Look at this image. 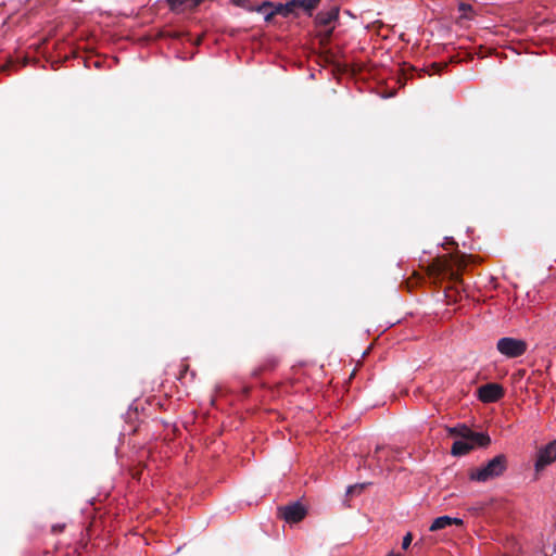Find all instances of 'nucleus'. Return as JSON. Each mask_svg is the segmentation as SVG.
I'll list each match as a JSON object with an SVG mask.
<instances>
[{"label": "nucleus", "instance_id": "6", "mask_svg": "<svg viewBox=\"0 0 556 556\" xmlns=\"http://www.w3.org/2000/svg\"><path fill=\"white\" fill-rule=\"evenodd\" d=\"M448 433L454 437H459L462 440H470L478 443L479 446L485 447L491 443L489 434L483 432H475L466 425L448 428Z\"/></svg>", "mask_w": 556, "mask_h": 556}, {"label": "nucleus", "instance_id": "10", "mask_svg": "<svg viewBox=\"0 0 556 556\" xmlns=\"http://www.w3.org/2000/svg\"><path fill=\"white\" fill-rule=\"evenodd\" d=\"M476 446H479L478 443L470 440H457L452 445V454L454 456H463L468 454L471 450H473Z\"/></svg>", "mask_w": 556, "mask_h": 556}, {"label": "nucleus", "instance_id": "7", "mask_svg": "<svg viewBox=\"0 0 556 556\" xmlns=\"http://www.w3.org/2000/svg\"><path fill=\"white\" fill-rule=\"evenodd\" d=\"M450 264L451 263L447 258H434L432 263L428 266L429 276L438 278L441 275H448L451 280L460 281L459 273L454 270Z\"/></svg>", "mask_w": 556, "mask_h": 556}, {"label": "nucleus", "instance_id": "20", "mask_svg": "<svg viewBox=\"0 0 556 556\" xmlns=\"http://www.w3.org/2000/svg\"><path fill=\"white\" fill-rule=\"evenodd\" d=\"M467 9H470V5H469V4L462 3V4L459 5V10H462V11H465V10H467Z\"/></svg>", "mask_w": 556, "mask_h": 556}, {"label": "nucleus", "instance_id": "14", "mask_svg": "<svg viewBox=\"0 0 556 556\" xmlns=\"http://www.w3.org/2000/svg\"><path fill=\"white\" fill-rule=\"evenodd\" d=\"M319 2L320 0H299L300 7L307 12H311L313 9H315Z\"/></svg>", "mask_w": 556, "mask_h": 556}, {"label": "nucleus", "instance_id": "15", "mask_svg": "<svg viewBox=\"0 0 556 556\" xmlns=\"http://www.w3.org/2000/svg\"><path fill=\"white\" fill-rule=\"evenodd\" d=\"M279 363V359L276 357V356H270L268 357L265 363L262 365V367L260 368V370H269V369H273L277 366V364Z\"/></svg>", "mask_w": 556, "mask_h": 556}, {"label": "nucleus", "instance_id": "2", "mask_svg": "<svg viewBox=\"0 0 556 556\" xmlns=\"http://www.w3.org/2000/svg\"><path fill=\"white\" fill-rule=\"evenodd\" d=\"M339 17V7H332L328 11H321L319 12L315 17V23L318 27L325 28L324 30H320L318 36L320 37V42L323 45L329 43L333 27H328L333 21H336Z\"/></svg>", "mask_w": 556, "mask_h": 556}, {"label": "nucleus", "instance_id": "18", "mask_svg": "<svg viewBox=\"0 0 556 556\" xmlns=\"http://www.w3.org/2000/svg\"><path fill=\"white\" fill-rule=\"evenodd\" d=\"M412 540H413V535L412 533H406V535L403 538V541H402V547L404 549L408 548V546L410 545L412 543Z\"/></svg>", "mask_w": 556, "mask_h": 556}, {"label": "nucleus", "instance_id": "12", "mask_svg": "<svg viewBox=\"0 0 556 556\" xmlns=\"http://www.w3.org/2000/svg\"><path fill=\"white\" fill-rule=\"evenodd\" d=\"M386 452V459H397L399 454L402 452L397 448H386L383 446H377L372 457L376 458L378 462L380 460V453Z\"/></svg>", "mask_w": 556, "mask_h": 556}, {"label": "nucleus", "instance_id": "9", "mask_svg": "<svg viewBox=\"0 0 556 556\" xmlns=\"http://www.w3.org/2000/svg\"><path fill=\"white\" fill-rule=\"evenodd\" d=\"M463 520L459 518H453L450 516H441L433 520L432 525L430 526V531H439L442 529H445L451 526H463Z\"/></svg>", "mask_w": 556, "mask_h": 556}, {"label": "nucleus", "instance_id": "16", "mask_svg": "<svg viewBox=\"0 0 556 556\" xmlns=\"http://www.w3.org/2000/svg\"><path fill=\"white\" fill-rule=\"evenodd\" d=\"M446 67H447L446 63H432L430 66L431 72H429L428 74L429 75L440 74Z\"/></svg>", "mask_w": 556, "mask_h": 556}, {"label": "nucleus", "instance_id": "3", "mask_svg": "<svg viewBox=\"0 0 556 556\" xmlns=\"http://www.w3.org/2000/svg\"><path fill=\"white\" fill-rule=\"evenodd\" d=\"M496 348L506 357L516 358L526 353L527 343L520 339L505 337L497 341Z\"/></svg>", "mask_w": 556, "mask_h": 556}, {"label": "nucleus", "instance_id": "22", "mask_svg": "<svg viewBox=\"0 0 556 556\" xmlns=\"http://www.w3.org/2000/svg\"><path fill=\"white\" fill-rule=\"evenodd\" d=\"M5 68H7V66H1L0 71H4Z\"/></svg>", "mask_w": 556, "mask_h": 556}, {"label": "nucleus", "instance_id": "23", "mask_svg": "<svg viewBox=\"0 0 556 556\" xmlns=\"http://www.w3.org/2000/svg\"><path fill=\"white\" fill-rule=\"evenodd\" d=\"M388 556H400V555L390 554V555H388Z\"/></svg>", "mask_w": 556, "mask_h": 556}, {"label": "nucleus", "instance_id": "1", "mask_svg": "<svg viewBox=\"0 0 556 556\" xmlns=\"http://www.w3.org/2000/svg\"><path fill=\"white\" fill-rule=\"evenodd\" d=\"M508 460L506 455L498 454L490 459L484 466L471 469L469 472L470 480L478 482H486L489 480L501 477L507 469Z\"/></svg>", "mask_w": 556, "mask_h": 556}, {"label": "nucleus", "instance_id": "19", "mask_svg": "<svg viewBox=\"0 0 556 556\" xmlns=\"http://www.w3.org/2000/svg\"><path fill=\"white\" fill-rule=\"evenodd\" d=\"M62 530H63V526H53L52 527V531L55 532V533L56 532H61Z\"/></svg>", "mask_w": 556, "mask_h": 556}, {"label": "nucleus", "instance_id": "17", "mask_svg": "<svg viewBox=\"0 0 556 556\" xmlns=\"http://www.w3.org/2000/svg\"><path fill=\"white\" fill-rule=\"evenodd\" d=\"M366 485V483L351 485L348 489V494L361 493Z\"/></svg>", "mask_w": 556, "mask_h": 556}, {"label": "nucleus", "instance_id": "5", "mask_svg": "<svg viewBox=\"0 0 556 556\" xmlns=\"http://www.w3.org/2000/svg\"><path fill=\"white\" fill-rule=\"evenodd\" d=\"M277 515L288 523H296L305 518L307 515V509L300 502H293L283 506H279L277 509Z\"/></svg>", "mask_w": 556, "mask_h": 556}, {"label": "nucleus", "instance_id": "11", "mask_svg": "<svg viewBox=\"0 0 556 556\" xmlns=\"http://www.w3.org/2000/svg\"><path fill=\"white\" fill-rule=\"evenodd\" d=\"M299 8H301L299 4V0H290L286 4L276 5V12H277V14H280V15L287 17L290 14L294 13L295 10Z\"/></svg>", "mask_w": 556, "mask_h": 556}, {"label": "nucleus", "instance_id": "8", "mask_svg": "<svg viewBox=\"0 0 556 556\" xmlns=\"http://www.w3.org/2000/svg\"><path fill=\"white\" fill-rule=\"evenodd\" d=\"M478 399L483 403H494L504 396V389L498 383H486L478 388Z\"/></svg>", "mask_w": 556, "mask_h": 556}, {"label": "nucleus", "instance_id": "13", "mask_svg": "<svg viewBox=\"0 0 556 556\" xmlns=\"http://www.w3.org/2000/svg\"><path fill=\"white\" fill-rule=\"evenodd\" d=\"M257 11L264 15L266 22L271 21V18L277 14L276 7L273 5L271 2L265 1L258 8Z\"/></svg>", "mask_w": 556, "mask_h": 556}, {"label": "nucleus", "instance_id": "4", "mask_svg": "<svg viewBox=\"0 0 556 556\" xmlns=\"http://www.w3.org/2000/svg\"><path fill=\"white\" fill-rule=\"evenodd\" d=\"M556 460V440L551 441L548 444L540 447L536 452V459L534 463L535 478L549 465Z\"/></svg>", "mask_w": 556, "mask_h": 556}, {"label": "nucleus", "instance_id": "21", "mask_svg": "<svg viewBox=\"0 0 556 556\" xmlns=\"http://www.w3.org/2000/svg\"><path fill=\"white\" fill-rule=\"evenodd\" d=\"M552 555H556V543L553 545V552Z\"/></svg>", "mask_w": 556, "mask_h": 556}]
</instances>
